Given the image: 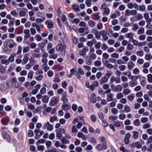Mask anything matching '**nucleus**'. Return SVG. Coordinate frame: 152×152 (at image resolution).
<instances>
[{
	"label": "nucleus",
	"mask_w": 152,
	"mask_h": 152,
	"mask_svg": "<svg viewBox=\"0 0 152 152\" xmlns=\"http://www.w3.org/2000/svg\"><path fill=\"white\" fill-rule=\"evenodd\" d=\"M96 58V55L95 53H92L89 56H87L86 58V64L90 65L91 64V60L95 59Z\"/></svg>",
	"instance_id": "obj_3"
},
{
	"label": "nucleus",
	"mask_w": 152,
	"mask_h": 152,
	"mask_svg": "<svg viewBox=\"0 0 152 152\" xmlns=\"http://www.w3.org/2000/svg\"><path fill=\"white\" fill-rule=\"evenodd\" d=\"M48 42V40L47 39H45L44 40L43 42H41L39 44V45L41 46V47L42 48H44L46 44Z\"/></svg>",
	"instance_id": "obj_30"
},
{
	"label": "nucleus",
	"mask_w": 152,
	"mask_h": 152,
	"mask_svg": "<svg viewBox=\"0 0 152 152\" xmlns=\"http://www.w3.org/2000/svg\"><path fill=\"white\" fill-rule=\"evenodd\" d=\"M147 143L146 144L147 145H148L149 144L152 142V136H150L147 140Z\"/></svg>",
	"instance_id": "obj_64"
},
{
	"label": "nucleus",
	"mask_w": 152,
	"mask_h": 152,
	"mask_svg": "<svg viewBox=\"0 0 152 152\" xmlns=\"http://www.w3.org/2000/svg\"><path fill=\"white\" fill-rule=\"evenodd\" d=\"M139 132L137 131H134L133 132L132 137L134 139L137 140L138 138Z\"/></svg>",
	"instance_id": "obj_19"
},
{
	"label": "nucleus",
	"mask_w": 152,
	"mask_h": 152,
	"mask_svg": "<svg viewBox=\"0 0 152 152\" xmlns=\"http://www.w3.org/2000/svg\"><path fill=\"white\" fill-rule=\"evenodd\" d=\"M30 30L32 35H34L36 33V29L33 28H31Z\"/></svg>",
	"instance_id": "obj_55"
},
{
	"label": "nucleus",
	"mask_w": 152,
	"mask_h": 152,
	"mask_svg": "<svg viewBox=\"0 0 152 152\" xmlns=\"http://www.w3.org/2000/svg\"><path fill=\"white\" fill-rule=\"evenodd\" d=\"M94 64L95 66H100L102 64L101 61H94Z\"/></svg>",
	"instance_id": "obj_43"
},
{
	"label": "nucleus",
	"mask_w": 152,
	"mask_h": 152,
	"mask_svg": "<svg viewBox=\"0 0 152 152\" xmlns=\"http://www.w3.org/2000/svg\"><path fill=\"white\" fill-rule=\"evenodd\" d=\"M127 7L130 9H132L133 7L137 10H138V5L136 3L133 4L132 2L129 3L127 4Z\"/></svg>",
	"instance_id": "obj_10"
},
{
	"label": "nucleus",
	"mask_w": 152,
	"mask_h": 152,
	"mask_svg": "<svg viewBox=\"0 0 152 152\" xmlns=\"http://www.w3.org/2000/svg\"><path fill=\"white\" fill-rule=\"evenodd\" d=\"M138 27L139 26L137 24H134L133 26L132 29L134 31H136Z\"/></svg>",
	"instance_id": "obj_60"
},
{
	"label": "nucleus",
	"mask_w": 152,
	"mask_h": 152,
	"mask_svg": "<svg viewBox=\"0 0 152 152\" xmlns=\"http://www.w3.org/2000/svg\"><path fill=\"white\" fill-rule=\"evenodd\" d=\"M35 39L37 41H40L42 40V38L41 36L39 34H36L35 36Z\"/></svg>",
	"instance_id": "obj_32"
},
{
	"label": "nucleus",
	"mask_w": 152,
	"mask_h": 152,
	"mask_svg": "<svg viewBox=\"0 0 152 152\" xmlns=\"http://www.w3.org/2000/svg\"><path fill=\"white\" fill-rule=\"evenodd\" d=\"M79 25L80 26L84 27L85 30L87 31L88 29V27L86 25V23L83 21L80 22Z\"/></svg>",
	"instance_id": "obj_24"
},
{
	"label": "nucleus",
	"mask_w": 152,
	"mask_h": 152,
	"mask_svg": "<svg viewBox=\"0 0 152 152\" xmlns=\"http://www.w3.org/2000/svg\"><path fill=\"white\" fill-rule=\"evenodd\" d=\"M137 84V83L135 80H132L130 82V85L131 86L134 87Z\"/></svg>",
	"instance_id": "obj_44"
},
{
	"label": "nucleus",
	"mask_w": 152,
	"mask_h": 152,
	"mask_svg": "<svg viewBox=\"0 0 152 152\" xmlns=\"http://www.w3.org/2000/svg\"><path fill=\"white\" fill-rule=\"evenodd\" d=\"M101 45V42H98L94 45V47L96 49H98L100 48Z\"/></svg>",
	"instance_id": "obj_45"
},
{
	"label": "nucleus",
	"mask_w": 152,
	"mask_h": 152,
	"mask_svg": "<svg viewBox=\"0 0 152 152\" xmlns=\"http://www.w3.org/2000/svg\"><path fill=\"white\" fill-rule=\"evenodd\" d=\"M133 124L135 126H138L140 125V121L139 119H136L133 121Z\"/></svg>",
	"instance_id": "obj_28"
},
{
	"label": "nucleus",
	"mask_w": 152,
	"mask_h": 152,
	"mask_svg": "<svg viewBox=\"0 0 152 152\" xmlns=\"http://www.w3.org/2000/svg\"><path fill=\"white\" fill-rule=\"evenodd\" d=\"M146 36L144 34H141L139 37V39L141 40H144L145 39Z\"/></svg>",
	"instance_id": "obj_58"
},
{
	"label": "nucleus",
	"mask_w": 152,
	"mask_h": 152,
	"mask_svg": "<svg viewBox=\"0 0 152 152\" xmlns=\"http://www.w3.org/2000/svg\"><path fill=\"white\" fill-rule=\"evenodd\" d=\"M57 119V117L55 116H52L50 119V122L51 123H53L56 121Z\"/></svg>",
	"instance_id": "obj_52"
},
{
	"label": "nucleus",
	"mask_w": 152,
	"mask_h": 152,
	"mask_svg": "<svg viewBox=\"0 0 152 152\" xmlns=\"http://www.w3.org/2000/svg\"><path fill=\"white\" fill-rule=\"evenodd\" d=\"M107 100L108 102H110L113 99V94H109L107 95Z\"/></svg>",
	"instance_id": "obj_21"
},
{
	"label": "nucleus",
	"mask_w": 152,
	"mask_h": 152,
	"mask_svg": "<svg viewBox=\"0 0 152 152\" xmlns=\"http://www.w3.org/2000/svg\"><path fill=\"white\" fill-rule=\"evenodd\" d=\"M152 58V56L149 54H147L145 56V58L146 60H149L151 59Z\"/></svg>",
	"instance_id": "obj_63"
},
{
	"label": "nucleus",
	"mask_w": 152,
	"mask_h": 152,
	"mask_svg": "<svg viewBox=\"0 0 152 152\" xmlns=\"http://www.w3.org/2000/svg\"><path fill=\"white\" fill-rule=\"evenodd\" d=\"M91 0H86V5L88 7H90L91 4Z\"/></svg>",
	"instance_id": "obj_59"
},
{
	"label": "nucleus",
	"mask_w": 152,
	"mask_h": 152,
	"mask_svg": "<svg viewBox=\"0 0 152 152\" xmlns=\"http://www.w3.org/2000/svg\"><path fill=\"white\" fill-rule=\"evenodd\" d=\"M125 36L129 39H133V34L131 32L128 33H127L125 34Z\"/></svg>",
	"instance_id": "obj_31"
},
{
	"label": "nucleus",
	"mask_w": 152,
	"mask_h": 152,
	"mask_svg": "<svg viewBox=\"0 0 152 152\" xmlns=\"http://www.w3.org/2000/svg\"><path fill=\"white\" fill-rule=\"evenodd\" d=\"M108 78L106 77H103L101 78V83H106L108 80Z\"/></svg>",
	"instance_id": "obj_56"
},
{
	"label": "nucleus",
	"mask_w": 152,
	"mask_h": 152,
	"mask_svg": "<svg viewBox=\"0 0 152 152\" xmlns=\"http://www.w3.org/2000/svg\"><path fill=\"white\" fill-rule=\"evenodd\" d=\"M99 139L101 142L102 145V147L104 149L106 150L107 148V141L106 138L104 136L99 137Z\"/></svg>",
	"instance_id": "obj_5"
},
{
	"label": "nucleus",
	"mask_w": 152,
	"mask_h": 152,
	"mask_svg": "<svg viewBox=\"0 0 152 152\" xmlns=\"http://www.w3.org/2000/svg\"><path fill=\"white\" fill-rule=\"evenodd\" d=\"M130 90L129 89L126 88L123 90V93L124 95H126L130 93Z\"/></svg>",
	"instance_id": "obj_38"
},
{
	"label": "nucleus",
	"mask_w": 152,
	"mask_h": 152,
	"mask_svg": "<svg viewBox=\"0 0 152 152\" xmlns=\"http://www.w3.org/2000/svg\"><path fill=\"white\" fill-rule=\"evenodd\" d=\"M45 23L47 25V27L49 28H51L53 27V23L50 20H46Z\"/></svg>",
	"instance_id": "obj_12"
},
{
	"label": "nucleus",
	"mask_w": 152,
	"mask_h": 152,
	"mask_svg": "<svg viewBox=\"0 0 152 152\" xmlns=\"http://www.w3.org/2000/svg\"><path fill=\"white\" fill-rule=\"evenodd\" d=\"M27 105L28 106V108L30 110H33L35 109V107L33 105L28 104Z\"/></svg>",
	"instance_id": "obj_51"
},
{
	"label": "nucleus",
	"mask_w": 152,
	"mask_h": 152,
	"mask_svg": "<svg viewBox=\"0 0 152 152\" xmlns=\"http://www.w3.org/2000/svg\"><path fill=\"white\" fill-rule=\"evenodd\" d=\"M96 148L99 151H101L104 149V148L102 147V145L100 144H98L96 146Z\"/></svg>",
	"instance_id": "obj_26"
},
{
	"label": "nucleus",
	"mask_w": 152,
	"mask_h": 152,
	"mask_svg": "<svg viewBox=\"0 0 152 152\" xmlns=\"http://www.w3.org/2000/svg\"><path fill=\"white\" fill-rule=\"evenodd\" d=\"M34 136L33 132L31 130H29L28 132V136L30 137H31Z\"/></svg>",
	"instance_id": "obj_62"
},
{
	"label": "nucleus",
	"mask_w": 152,
	"mask_h": 152,
	"mask_svg": "<svg viewBox=\"0 0 152 152\" xmlns=\"http://www.w3.org/2000/svg\"><path fill=\"white\" fill-rule=\"evenodd\" d=\"M90 101L91 102L95 103L96 102V96L95 94H92L91 95V97L90 99Z\"/></svg>",
	"instance_id": "obj_25"
},
{
	"label": "nucleus",
	"mask_w": 152,
	"mask_h": 152,
	"mask_svg": "<svg viewBox=\"0 0 152 152\" xmlns=\"http://www.w3.org/2000/svg\"><path fill=\"white\" fill-rule=\"evenodd\" d=\"M61 141L64 144H69V141L64 138L61 139Z\"/></svg>",
	"instance_id": "obj_53"
},
{
	"label": "nucleus",
	"mask_w": 152,
	"mask_h": 152,
	"mask_svg": "<svg viewBox=\"0 0 152 152\" xmlns=\"http://www.w3.org/2000/svg\"><path fill=\"white\" fill-rule=\"evenodd\" d=\"M32 26L36 28L37 31L39 32L41 30L40 26H43L42 24L39 25L37 23H32Z\"/></svg>",
	"instance_id": "obj_11"
},
{
	"label": "nucleus",
	"mask_w": 152,
	"mask_h": 152,
	"mask_svg": "<svg viewBox=\"0 0 152 152\" xmlns=\"http://www.w3.org/2000/svg\"><path fill=\"white\" fill-rule=\"evenodd\" d=\"M140 120L142 123H145L148 122V119L146 117H142L141 118Z\"/></svg>",
	"instance_id": "obj_42"
},
{
	"label": "nucleus",
	"mask_w": 152,
	"mask_h": 152,
	"mask_svg": "<svg viewBox=\"0 0 152 152\" xmlns=\"http://www.w3.org/2000/svg\"><path fill=\"white\" fill-rule=\"evenodd\" d=\"M140 72V71L138 68H135L134 69L133 71V73L134 74H138Z\"/></svg>",
	"instance_id": "obj_61"
},
{
	"label": "nucleus",
	"mask_w": 152,
	"mask_h": 152,
	"mask_svg": "<svg viewBox=\"0 0 152 152\" xmlns=\"http://www.w3.org/2000/svg\"><path fill=\"white\" fill-rule=\"evenodd\" d=\"M66 93H64L63 94V96L61 98V100L64 103L67 102L68 101V99L66 97Z\"/></svg>",
	"instance_id": "obj_22"
},
{
	"label": "nucleus",
	"mask_w": 152,
	"mask_h": 152,
	"mask_svg": "<svg viewBox=\"0 0 152 152\" xmlns=\"http://www.w3.org/2000/svg\"><path fill=\"white\" fill-rule=\"evenodd\" d=\"M124 110L126 112H129L131 110V108L127 105H125L124 106Z\"/></svg>",
	"instance_id": "obj_46"
},
{
	"label": "nucleus",
	"mask_w": 152,
	"mask_h": 152,
	"mask_svg": "<svg viewBox=\"0 0 152 152\" xmlns=\"http://www.w3.org/2000/svg\"><path fill=\"white\" fill-rule=\"evenodd\" d=\"M89 141L92 143H93L95 144H96L97 141L96 140L94 137H92L90 139Z\"/></svg>",
	"instance_id": "obj_47"
},
{
	"label": "nucleus",
	"mask_w": 152,
	"mask_h": 152,
	"mask_svg": "<svg viewBox=\"0 0 152 152\" xmlns=\"http://www.w3.org/2000/svg\"><path fill=\"white\" fill-rule=\"evenodd\" d=\"M62 108L64 110L66 111L69 109H70L71 106L67 104H64L62 106Z\"/></svg>",
	"instance_id": "obj_17"
},
{
	"label": "nucleus",
	"mask_w": 152,
	"mask_h": 152,
	"mask_svg": "<svg viewBox=\"0 0 152 152\" xmlns=\"http://www.w3.org/2000/svg\"><path fill=\"white\" fill-rule=\"evenodd\" d=\"M134 66V64L132 61H129L127 63V68L129 69H132Z\"/></svg>",
	"instance_id": "obj_15"
},
{
	"label": "nucleus",
	"mask_w": 152,
	"mask_h": 152,
	"mask_svg": "<svg viewBox=\"0 0 152 152\" xmlns=\"http://www.w3.org/2000/svg\"><path fill=\"white\" fill-rule=\"evenodd\" d=\"M9 122L8 119L7 118H3L1 120V122L2 124L5 125Z\"/></svg>",
	"instance_id": "obj_36"
},
{
	"label": "nucleus",
	"mask_w": 152,
	"mask_h": 152,
	"mask_svg": "<svg viewBox=\"0 0 152 152\" xmlns=\"http://www.w3.org/2000/svg\"><path fill=\"white\" fill-rule=\"evenodd\" d=\"M88 25L90 27L93 28L95 26V23L92 20H91L88 22Z\"/></svg>",
	"instance_id": "obj_37"
},
{
	"label": "nucleus",
	"mask_w": 152,
	"mask_h": 152,
	"mask_svg": "<svg viewBox=\"0 0 152 152\" xmlns=\"http://www.w3.org/2000/svg\"><path fill=\"white\" fill-rule=\"evenodd\" d=\"M108 118L111 121H113L116 120L117 119V116H113L111 115L108 117Z\"/></svg>",
	"instance_id": "obj_54"
},
{
	"label": "nucleus",
	"mask_w": 152,
	"mask_h": 152,
	"mask_svg": "<svg viewBox=\"0 0 152 152\" xmlns=\"http://www.w3.org/2000/svg\"><path fill=\"white\" fill-rule=\"evenodd\" d=\"M104 12L103 13V14L104 15H107L109 14L110 10L108 8H106L104 10Z\"/></svg>",
	"instance_id": "obj_40"
},
{
	"label": "nucleus",
	"mask_w": 152,
	"mask_h": 152,
	"mask_svg": "<svg viewBox=\"0 0 152 152\" xmlns=\"http://www.w3.org/2000/svg\"><path fill=\"white\" fill-rule=\"evenodd\" d=\"M16 56V55L15 53H13L11 54L8 59L9 62L10 61L11 62H13L14 61V58Z\"/></svg>",
	"instance_id": "obj_16"
},
{
	"label": "nucleus",
	"mask_w": 152,
	"mask_h": 152,
	"mask_svg": "<svg viewBox=\"0 0 152 152\" xmlns=\"http://www.w3.org/2000/svg\"><path fill=\"white\" fill-rule=\"evenodd\" d=\"M111 88L112 91L114 92H119L122 91V87L121 85H118L117 86L112 85Z\"/></svg>",
	"instance_id": "obj_8"
},
{
	"label": "nucleus",
	"mask_w": 152,
	"mask_h": 152,
	"mask_svg": "<svg viewBox=\"0 0 152 152\" xmlns=\"http://www.w3.org/2000/svg\"><path fill=\"white\" fill-rule=\"evenodd\" d=\"M1 62L2 64H5L6 65H8L9 64L8 60L5 59H2L1 61Z\"/></svg>",
	"instance_id": "obj_39"
},
{
	"label": "nucleus",
	"mask_w": 152,
	"mask_h": 152,
	"mask_svg": "<svg viewBox=\"0 0 152 152\" xmlns=\"http://www.w3.org/2000/svg\"><path fill=\"white\" fill-rule=\"evenodd\" d=\"M56 136L60 139L62 137V134L65 132V130L63 129L59 128L56 130Z\"/></svg>",
	"instance_id": "obj_7"
},
{
	"label": "nucleus",
	"mask_w": 152,
	"mask_h": 152,
	"mask_svg": "<svg viewBox=\"0 0 152 152\" xmlns=\"http://www.w3.org/2000/svg\"><path fill=\"white\" fill-rule=\"evenodd\" d=\"M49 97L47 96H44L42 98V101L43 102L46 103L48 102Z\"/></svg>",
	"instance_id": "obj_29"
},
{
	"label": "nucleus",
	"mask_w": 152,
	"mask_h": 152,
	"mask_svg": "<svg viewBox=\"0 0 152 152\" xmlns=\"http://www.w3.org/2000/svg\"><path fill=\"white\" fill-rule=\"evenodd\" d=\"M135 96L134 94H132L131 95L128 96L127 98L129 101H132L134 99Z\"/></svg>",
	"instance_id": "obj_33"
},
{
	"label": "nucleus",
	"mask_w": 152,
	"mask_h": 152,
	"mask_svg": "<svg viewBox=\"0 0 152 152\" xmlns=\"http://www.w3.org/2000/svg\"><path fill=\"white\" fill-rule=\"evenodd\" d=\"M2 135L4 139H6L8 142L10 141V137L9 135L5 132H3L2 133Z\"/></svg>",
	"instance_id": "obj_14"
},
{
	"label": "nucleus",
	"mask_w": 152,
	"mask_h": 152,
	"mask_svg": "<svg viewBox=\"0 0 152 152\" xmlns=\"http://www.w3.org/2000/svg\"><path fill=\"white\" fill-rule=\"evenodd\" d=\"M105 66L107 68L112 69L113 67V66L110 63L109 61H106L104 63Z\"/></svg>",
	"instance_id": "obj_20"
},
{
	"label": "nucleus",
	"mask_w": 152,
	"mask_h": 152,
	"mask_svg": "<svg viewBox=\"0 0 152 152\" xmlns=\"http://www.w3.org/2000/svg\"><path fill=\"white\" fill-rule=\"evenodd\" d=\"M144 29L143 28H141L140 29H139L137 31V33L139 34H142L144 33Z\"/></svg>",
	"instance_id": "obj_50"
},
{
	"label": "nucleus",
	"mask_w": 152,
	"mask_h": 152,
	"mask_svg": "<svg viewBox=\"0 0 152 152\" xmlns=\"http://www.w3.org/2000/svg\"><path fill=\"white\" fill-rule=\"evenodd\" d=\"M42 67L45 72H46L49 69V67L47 66V64H43Z\"/></svg>",
	"instance_id": "obj_48"
},
{
	"label": "nucleus",
	"mask_w": 152,
	"mask_h": 152,
	"mask_svg": "<svg viewBox=\"0 0 152 152\" xmlns=\"http://www.w3.org/2000/svg\"><path fill=\"white\" fill-rule=\"evenodd\" d=\"M16 82L14 84V87L18 88L20 86L22 85V83H19L17 81V79H16Z\"/></svg>",
	"instance_id": "obj_35"
},
{
	"label": "nucleus",
	"mask_w": 152,
	"mask_h": 152,
	"mask_svg": "<svg viewBox=\"0 0 152 152\" xmlns=\"http://www.w3.org/2000/svg\"><path fill=\"white\" fill-rule=\"evenodd\" d=\"M59 100V99L56 97H53L51 100V104L53 106H54L56 105L57 103V102Z\"/></svg>",
	"instance_id": "obj_13"
},
{
	"label": "nucleus",
	"mask_w": 152,
	"mask_h": 152,
	"mask_svg": "<svg viewBox=\"0 0 152 152\" xmlns=\"http://www.w3.org/2000/svg\"><path fill=\"white\" fill-rule=\"evenodd\" d=\"M101 48L102 50H106L108 48V47L105 43H103L101 45Z\"/></svg>",
	"instance_id": "obj_49"
},
{
	"label": "nucleus",
	"mask_w": 152,
	"mask_h": 152,
	"mask_svg": "<svg viewBox=\"0 0 152 152\" xmlns=\"http://www.w3.org/2000/svg\"><path fill=\"white\" fill-rule=\"evenodd\" d=\"M15 42L12 39H10L7 41L4 42L3 45L4 46H7L9 48H13L15 44Z\"/></svg>",
	"instance_id": "obj_4"
},
{
	"label": "nucleus",
	"mask_w": 152,
	"mask_h": 152,
	"mask_svg": "<svg viewBox=\"0 0 152 152\" xmlns=\"http://www.w3.org/2000/svg\"><path fill=\"white\" fill-rule=\"evenodd\" d=\"M83 122H84L83 118L81 117L78 116L75 118L73 121V123L75 124L78 123L76 125L78 129H80L82 126Z\"/></svg>",
	"instance_id": "obj_2"
},
{
	"label": "nucleus",
	"mask_w": 152,
	"mask_h": 152,
	"mask_svg": "<svg viewBox=\"0 0 152 152\" xmlns=\"http://www.w3.org/2000/svg\"><path fill=\"white\" fill-rule=\"evenodd\" d=\"M66 48V46L64 42V40H62L59 44L57 45L56 47V50L57 51L61 50L62 54H65V49Z\"/></svg>",
	"instance_id": "obj_1"
},
{
	"label": "nucleus",
	"mask_w": 152,
	"mask_h": 152,
	"mask_svg": "<svg viewBox=\"0 0 152 152\" xmlns=\"http://www.w3.org/2000/svg\"><path fill=\"white\" fill-rule=\"evenodd\" d=\"M77 136L79 138H81L84 140H86V137L85 135L81 132H78L77 135Z\"/></svg>",
	"instance_id": "obj_18"
},
{
	"label": "nucleus",
	"mask_w": 152,
	"mask_h": 152,
	"mask_svg": "<svg viewBox=\"0 0 152 152\" xmlns=\"http://www.w3.org/2000/svg\"><path fill=\"white\" fill-rule=\"evenodd\" d=\"M29 64L32 66L35 64V61L34 58L31 57L29 60Z\"/></svg>",
	"instance_id": "obj_41"
},
{
	"label": "nucleus",
	"mask_w": 152,
	"mask_h": 152,
	"mask_svg": "<svg viewBox=\"0 0 152 152\" xmlns=\"http://www.w3.org/2000/svg\"><path fill=\"white\" fill-rule=\"evenodd\" d=\"M124 94L121 92L117 93L116 95V98L118 99H119L123 98L124 96Z\"/></svg>",
	"instance_id": "obj_27"
},
{
	"label": "nucleus",
	"mask_w": 152,
	"mask_h": 152,
	"mask_svg": "<svg viewBox=\"0 0 152 152\" xmlns=\"http://www.w3.org/2000/svg\"><path fill=\"white\" fill-rule=\"evenodd\" d=\"M28 59L29 57L27 55L24 56L22 64L25 65L28 62Z\"/></svg>",
	"instance_id": "obj_23"
},
{
	"label": "nucleus",
	"mask_w": 152,
	"mask_h": 152,
	"mask_svg": "<svg viewBox=\"0 0 152 152\" xmlns=\"http://www.w3.org/2000/svg\"><path fill=\"white\" fill-rule=\"evenodd\" d=\"M16 78L13 77L11 80H7L6 85L8 88L14 87V84L15 83Z\"/></svg>",
	"instance_id": "obj_6"
},
{
	"label": "nucleus",
	"mask_w": 152,
	"mask_h": 152,
	"mask_svg": "<svg viewBox=\"0 0 152 152\" xmlns=\"http://www.w3.org/2000/svg\"><path fill=\"white\" fill-rule=\"evenodd\" d=\"M22 48L21 46H19L18 47V50L16 53V54L17 55L20 54L22 51Z\"/></svg>",
	"instance_id": "obj_57"
},
{
	"label": "nucleus",
	"mask_w": 152,
	"mask_h": 152,
	"mask_svg": "<svg viewBox=\"0 0 152 152\" xmlns=\"http://www.w3.org/2000/svg\"><path fill=\"white\" fill-rule=\"evenodd\" d=\"M43 128L44 129H46L48 131H51L53 129V126L49 122H47L44 124Z\"/></svg>",
	"instance_id": "obj_9"
},
{
	"label": "nucleus",
	"mask_w": 152,
	"mask_h": 152,
	"mask_svg": "<svg viewBox=\"0 0 152 152\" xmlns=\"http://www.w3.org/2000/svg\"><path fill=\"white\" fill-rule=\"evenodd\" d=\"M72 9L75 11H78L80 10V8L78 5L75 4L72 6Z\"/></svg>",
	"instance_id": "obj_34"
}]
</instances>
